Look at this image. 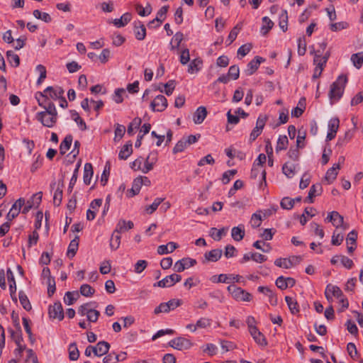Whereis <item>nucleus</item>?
<instances>
[{"label":"nucleus","mask_w":363,"mask_h":363,"mask_svg":"<svg viewBox=\"0 0 363 363\" xmlns=\"http://www.w3.org/2000/svg\"><path fill=\"white\" fill-rule=\"evenodd\" d=\"M33 15L37 19H40L45 23H50L52 21V18L49 13L42 12L38 9H35L33 12Z\"/></svg>","instance_id":"nucleus-43"},{"label":"nucleus","mask_w":363,"mask_h":363,"mask_svg":"<svg viewBox=\"0 0 363 363\" xmlns=\"http://www.w3.org/2000/svg\"><path fill=\"white\" fill-rule=\"evenodd\" d=\"M63 186V181L59 182L57 187L53 195V204L55 206H59L61 204L62 200Z\"/></svg>","instance_id":"nucleus-24"},{"label":"nucleus","mask_w":363,"mask_h":363,"mask_svg":"<svg viewBox=\"0 0 363 363\" xmlns=\"http://www.w3.org/2000/svg\"><path fill=\"white\" fill-rule=\"evenodd\" d=\"M274 264L284 269L291 268L290 259H289V258H278L275 260Z\"/></svg>","instance_id":"nucleus-58"},{"label":"nucleus","mask_w":363,"mask_h":363,"mask_svg":"<svg viewBox=\"0 0 363 363\" xmlns=\"http://www.w3.org/2000/svg\"><path fill=\"white\" fill-rule=\"evenodd\" d=\"M95 290L89 284H82L80 287V294L86 297H90L94 295Z\"/></svg>","instance_id":"nucleus-56"},{"label":"nucleus","mask_w":363,"mask_h":363,"mask_svg":"<svg viewBox=\"0 0 363 363\" xmlns=\"http://www.w3.org/2000/svg\"><path fill=\"white\" fill-rule=\"evenodd\" d=\"M133 144L131 141H128L121 149L118 157L120 160H126L133 152Z\"/></svg>","instance_id":"nucleus-27"},{"label":"nucleus","mask_w":363,"mask_h":363,"mask_svg":"<svg viewBox=\"0 0 363 363\" xmlns=\"http://www.w3.org/2000/svg\"><path fill=\"white\" fill-rule=\"evenodd\" d=\"M79 296L77 291H67L64 297V301L67 305H72Z\"/></svg>","instance_id":"nucleus-46"},{"label":"nucleus","mask_w":363,"mask_h":363,"mask_svg":"<svg viewBox=\"0 0 363 363\" xmlns=\"http://www.w3.org/2000/svg\"><path fill=\"white\" fill-rule=\"evenodd\" d=\"M326 220L331 222L337 228L343 225L344 218L337 211H332L328 213Z\"/></svg>","instance_id":"nucleus-15"},{"label":"nucleus","mask_w":363,"mask_h":363,"mask_svg":"<svg viewBox=\"0 0 363 363\" xmlns=\"http://www.w3.org/2000/svg\"><path fill=\"white\" fill-rule=\"evenodd\" d=\"M36 70L40 73V77L37 80V84H40L46 78V68L42 65H38L36 67Z\"/></svg>","instance_id":"nucleus-63"},{"label":"nucleus","mask_w":363,"mask_h":363,"mask_svg":"<svg viewBox=\"0 0 363 363\" xmlns=\"http://www.w3.org/2000/svg\"><path fill=\"white\" fill-rule=\"evenodd\" d=\"M184 35L181 32H177L174 35L172 41H171V50H174L175 49H178L180 43L183 40Z\"/></svg>","instance_id":"nucleus-44"},{"label":"nucleus","mask_w":363,"mask_h":363,"mask_svg":"<svg viewBox=\"0 0 363 363\" xmlns=\"http://www.w3.org/2000/svg\"><path fill=\"white\" fill-rule=\"evenodd\" d=\"M187 146L189 145H187V143L185 140V138L184 137L177 143L172 150V152L174 154L182 152L187 147Z\"/></svg>","instance_id":"nucleus-52"},{"label":"nucleus","mask_w":363,"mask_h":363,"mask_svg":"<svg viewBox=\"0 0 363 363\" xmlns=\"http://www.w3.org/2000/svg\"><path fill=\"white\" fill-rule=\"evenodd\" d=\"M265 61L262 57L256 56L247 65V69L245 70L247 76L252 75L259 68L260 64Z\"/></svg>","instance_id":"nucleus-11"},{"label":"nucleus","mask_w":363,"mask_h":363,"mask_svg":"<svg viewBox=\"0 0 363 363\" xmlns=\"http://www.w3.org/2000/svg\"><path fill=\"white\" fill-rule=\"evenodd\" d=\"M231 236L235 241H240L245 236V227L243 225L233 227L231 230Z\"/></svg>","instance_id":"nucleus-26"},{"label":"nucleus","mask_w":363,"mask_h":363,"mask_svg":"<svg viewBox=\"0 0 363 363\" xmlns=\"http://www.w3.org/2000/svg\"><path fill=\"white\" fill-rule=\"evenodd\" d=\"M73 138L71 135H67L62 140L60 145V152L62 155H65L66 152L70 148Z\"/></svg>","instance_id":"nucleus-31"},{"label":"nucleus","mask_w":363,"mask_h":363,"mask_svg":"<svg viewBox=\"0 0 363 363\" xmlns=\"http://www.w3.org/2000/svg\"><path fill=\"white\" fill-rule=\"evenodd\" d=\"M259 174H261L262 179L264 181V184L266 185V171L264 169H262L261 171L260 167L257 166L256 162H254L251 169L250 177L252 179H257Z\"/></svg>","instance_id":"nucleus-30"},{"label":"nucleus","mask_w":363,"mask_h":363,"mask_svg":"<svg viewBox=\"0 0 363 363\" xmlns=\"http://www.w3.org/2000/svg\"><path fill=\"white\" fill-rule=\"evenodd\" d=\"M18 298H19L20 303H21V306H23V308L26 311H30L32 309V306L30 303V301H29L28 296L23 291H19Z\"/></svg>","instance_id":"nucleus-34"},{"label":"nucleus","mask_w":363,"mask_h":363,"mask_svg":"<svg viewBox=\"0 0 363 363\" xmlns=\"http://www.w3.org/2000/svg\"><path fill=\"white\" fill-rule=\"evenodd\" d=\"M227 289L233 298L237 301L249 302L252 298L251 294L235 284L228 286Z\"/></svg>","instance_id":"nucleus-2"},{"label":"nucleus","mask_w":363,"mask_h":363,"mask_svg":"<svg viewBox=\"0 0 363 363\" xmlns=\"http://www.w3.org/2000/svg\"><path fill=\"white\" fill-rule=\"evenodd\" d=\"M49 92V96L53 99H60L63 97L64 89L61 86H56L55 88L52 86H48L45 90L44 93Z\"/></svg>","instance_id":"nucleus-18"},{"label":"nucleus","mask_w":363,"mask_h":363,"mask_svg":"<svg viewBox=\"0 0 363 363\" xmlns=\"http://www.w3.org/2000/svg\"><path fill=\"white\" fill-rule=\"evenodd\" d=\"M289 143L288 138L286 135H280L278 138L276 151L278 152L281 150H286Z\"/></svg>","instance_id":"nucleus-49"},{"label":"nucleus","mask_w":363,"mask_h":363,"mask_svg":"<svg viewBox=\"0 0 363 363\" xmlns=\"http://www.w3.org/2000/svg\"><path fill=\"white\" fill-rule=\"evenodd\" d=\"M121 236L113 231L110 239V247L112 250H116L121 245Z\"/></svg>","instance_id":"nucleus-37"},{"label":"nucleus","mask_w":363,"mask_h":363,"mask_svg":"<svg viewBox=\"0 0 363 363\" xmlns=\"http://www.w3.org/2000/svg\"><path fill=\"white\" fill-rule=\"evenodd\" d=\"M36 118L43 124V125L48 128H52L57 121V116L42 112H38L36 114Z\"/></svg>","instance_id":"nucleus-5"},{"label":"nucleus","mask_w":363,"mask_h":363,"mask_svg":"<svg viewBox=\"0 0 363 363\" xmlns=\"http://www.w3.org/2000/svg\"><path fill=\"white\" fill-rule=\"evenodd\" d=\"M142 123V120L139 117H135L131 123L128 126V130L127 133L129 135H133V130L134 128L137 129L138 128Z\"/></svg>","instance_id":"nucleus-51"},{"label":"nucleus","mask_w":363,"mask_h":363,"mask_svg":"<svg viewBox=\"0 0 363 363\" xmlns=\"http://www.w3.org/2000/svg\"><path fill=\"white\" fill-rule=\"evenodd\" d=\"M71 117L73 121L76 122L81 130H85L87 129V126L84 121L79 116V113L74 111H70Z\"/></svg>","instance_id":"nucleus-32"},{"label":"nucleus","mask_w":363,"mask_h":363,"mask_svg":"<svg viewBox=\"0 0 363 363\" xmlns=\"http://www.w3.org/2000/svg\"><path fill=\"white\" fill-rule=\"evenodd\" d=\"M110 347L111 345L108 342L104 340L99 341L97 343L98 357H101L104 354H106L108 352Z\"/></svg>","instance_id":"nucleus-36"},{"label":"nucleus","mask_w":363,"mask_h":363,"mask_svg":"<svg viewBox=\"0 0 363 363\" xmlns=\"http://www.w3.org/2000/svg\"><path fill=\"white\" fill-rule=\"evenodd\" d=\"M179 245L174 242H169L167 245H162L157 247V253L159 255H164L171 253L174 251Z\"/></svg>","instance_id":"nucleus-21"},{"label":"nucleus","mask_w":363,"mask_h":363,"mask_svg":"<svg viewBox=\"0 0 363 363\" xmlns=\"http://www.w3.org/2000/svg\"><path fill=\"white\" fill-rule=\"evenodd\" d=\"M348 26L349 25L347 22L341 21L331 23L330 25V28L332 31L336 32L347 28Z\"/></svg>","instance_id":"nucleus-62"},{"label":"nucleus","mask_w":363,"mask_h":363,"mask_svg":"<svg viewBox=\"0 0 363 363\" xmlns=\"http://www.w3.org/2000/svg\"><path fill=\"white\" fill-rule=\"evenodd\" d=\"M262 22L264 25L261 28V32L264 35L273 28L274 23L267 16L262 18Z\"/></svg>","instance_id":"nucleus-50"},{"label":"nucleus","mask_w":363,"mask_h":363,"mask_svg":"<svg viewBox=\"0 0 363 363\" xmlns=\"http://www.w3.org/2000/svg\"><path fill=\"white\" fill-rule=\"evenodd\" d=\"M182 280V277L177 274H172L171 275L165 277L162 280L154 283V287H162L167 288L174 286L176 283L179 282Z\"/></svg>","instance_id":"nucleus-4"},{"label":"nucleus","mask_w":363,"mask_h":363,"mask_svg":"<svg viewBox=\"0 0 363 363\" xmlns=\"http://www.w3.org/2000/svg\"><path fill=\"white\" fill-rule=\"evenodd\" d=\"M347 82V77L346 75H340L336 81L330 85V89L328 93V96L330 104L338 101L343 95L345 86Z\"/></svg>","instance_id":"nucleus-1"},{"label":"nucleus","mask_w":363,"mask_h":363,"mask_svg":"<svg viewBox=\"0 0 363 363\" xmlns=\"http://www.w3.org/2000/svg\"><path fill=\"white\" fill-rule=\"evenodd\" d=\"M340 125V120L338 118L335 117L330 120L328 123V130L330 132L337 133Z\"/></svg>","instance_id":"nucleus-57"},{"label":"nucleus","mask_w":363,"mask_h":363,"mask_svg":"<svg viewBox=\"0 0 363 363\" xmlns=\"http://www.w3.org/2000/svg\"><path fill=\"white\" fill-rule=\"evenodd\" d=\"M351 60L353 65L357 69H359L363 64V52L352 54L351 56Z\"/></svg>","instance_id":"nucleus-47"},{"label":"nucleus","mask_w":363,"mask_h":363,"mask_svg":"<svg viewBox=\"0 0 363 363\" xmlns=\"http://www.w3.org/2000/svg\"><path fill=\"white\" fill-rule=\"evenodd\" d=\"M223 251L220 249H213L211 251L206 252L204 254V260L203 263L206 262H217L222 257Z\"/></svg>","instance_id":"nucleus-16"},{"label":"nucleus","mask_w":363,"mask_h":363,"mask_svg":"<svg viewBox=\"0 0 363 363\" xmlns=\"http://www.w3.org/2000/svg\"><path fill=\"white\" fill-rule=\"evenodd\" d=\"M250 335L255 341L261 346H266L267 342L264 335L257 329V328H250Z\"/></svg>","instance_id":"nucleus-17"},{"label":"nucleus","mask_w":363,"mask_h":363,"mask_svg":"<svg viewBox=\"0 0 363 363\" xmlns=\"http://www.w3.org/2000/svg\"><path fill=\"white\" fill-rule=\"evenodd\" d=\"M242 29V23H238L230 31L228 37V45L231 44L237 38L238 32Z\"/></svg>","instance_id":"nucleus-53"},{"label":"nucleus","mask_w":363,"mask_h":363,"mask_svg":"<svg viewBox=\"0 0 363 363\" xmlns=\"http://www.w3.org/2000/svg\"><path fill=\"white\" fill-rule=\"evenodd\" d=\"M207 116V111L204 106H199L194 114L193 120L196 124H201Z\"/></svg>","instance_id":"nucleus-22"},{"label":"nucleus","mask_w":363,"mask_h":363,"mask_svg":"<svg viewBox=\"0 0 363 363\" xmlns=\"http://www.w3.org/2000/svg\"><path fill=\"white\" fill-rule=\"evenodd\" d=\"M43 108L45 109V111H41L42 113L57 116V111L55 106L52 101L48 102L45 107Z\"/></svg>","instance_id":"nucleus-64"},{"label":"nucleus","mask_w":363,"mask_h":363,"mask_svg":"<svg viewBox=\"0 0 363 363\" xmlns=\"http://www.w3.org/2000/svg\"><path fill=\"white\" fill-rule=\"evenodd\" d=\"M314 53H315V57H314L313 62L316 65L315 67H319L320 69L323 68V69L327 63L325 62V58L323 59L322 57L320 50H317L316 51H314Z\"/></svg>","instance_id":"nucleus-35"},{"label":"nucleus","mask_w":363,"mask_h":363,"mask_svg":"<svg viewBox=\"0 0 363 363\" xmlns=\"http://www.w3.org/2000/svg\"><path fill=\"white\" fill-rule=\"evenodd\" d=\"M323 192V187L320 183L313 184L311 186L308 196L305 199V202H308L310 203H313V198L319 196Z\"/></svg>","instance_id":"nucleus-13"},{"label":"nucleus","mask_w":363,"mask_h":363,"mask_svg":"<svg viewBox=\"0 0 363 363\" xmlns=\"http://www.w3.org/2000/svg\"><path fill=\"white\" fill-rule=\"evenodd\" d=\"M202 65V61L199 58H196L190 62L188 66V72L190 74H193L194 72H197L201 69V65Z\"/></svg>","instance_id":"nucleus-42"},{"label":"nucleus","mask_w":363,"mask_h":363,"mask_svg":"<svg viewBox=\"0 0 363 363\" xmlns=\"http://www.w3.org/2000/svg\"><path fill=\"white\" fill-rule=\"evenodd\" d=\"M344 239V236L342 233H337V230H335L333 235L332 236L331 243L333 245H340Z\"/></svg>","instance_id":"nucleus-61"},{"label":"nucleus","mask_w":363,"mask_h":363,"mask_svg":"<svg viewBox=\"0 0 363 363\" xmlns=\"http://www.w3.org/2000/svg\"><path fill=\"white\" fill-rule=\"evenodd\" d=\"M69 358L72 361L77 360L79 357V352L75 342L71 343L69 346Z\"/></svg>","instance_id":"nucleus-45"},{"label":"nucleus","mask_w":363,"mask_h":363,"mask_svg":"<svg viewBox=\"0 0 363 363\" xmlns=\"http://www.w3.org/2000/svg\"><path fill=\"white\" fill-rule=\"evenodd\" d=\"M141 187V182L135 178L133 180L132 188L127 192V196L128 197H133L138 194Z\"/></svg>","instance_id":"nucleus-39"},{"label":"nucleus","mask_w":363,"mask_h":363,"mask_svg":"<svg viewBox=\"0 0 363 363\" xmlns=\"http://www.w3.org/2000/svg\"><path fill=\"white\" fill-rule=\"evenodd\" d=\"M242 277L240 275H227L221 274L218 277V282L220 283H230V282H240Z\"/></svg>","instance_id":"nucleus-25"},{"label":"nucleus","mask_w":363,"mask_h":363,"mask_svg":"<svg viewBox=\"0 0 363 363\" xmlns=\"http://www.w3.org/2000/svg\"><path fill=\"white\" fill-rule=\"evenodd\" d=\"M134 33L138 40H143L146 36V28L141 21L135 22Z\"/></svg>","instance_id":"nucleus-19"},{"label":"nucleus","mask_w":363,"mask_h":363,"mask_svg":"<svg viewBox=\"0 0 363 363\" xmlns=\"http://www.w3.org/2000/svg\"><path fill=\"white\" fill-rule=\"evenodd\" d=\"M196 264V260L192 258L186 257L178 260L174 266V269L177 272H182L184 269L193 267Z\"/></svg>","instance_id":"nucleus-10"},{"label":"nucleus","mask_w":363,"mask_h":363,"mask_svg":"<svg viewBox=\"0 0 363 363\" xmlns=\"http://www.w3.org/2000/svg\"><path fill=\"white\" fill-rule=\"evenodd\" d=\"M167 100L163 95L157 96L150 104V107L154 111H163L167 107Z\"/></svg>","instance_id":"nucleus-7"},{"label":"nucleus","mask_w":363,"mask_h":363,"mask_svg":"<svg viewBox=\"0 0 363 363\" xmlns=\"http://www.w3.org/2000/svg\"><path fill=\"white\" fill-rule=\"evenodd\" d=\"M169 345L178 350H184L190 348L191 342L189 340L180 337L172 340Z\"/></svg>","instance_id":"nucleus-9"},{"label":"nucleus","mask_w":363,"mask_h":363,"mask_svg":"<svg viewBox=\"0 0 363 363\" xmlns=\"http://www.w3.org/2000/svg\"><path fill=\"white\" fill-rule=\"evenodd\" d=\"M79 237L78 235H76L74 238L71 240L67 252V255L69 258H72L76 255L79 247Z\"/></svg>","instance_id":"nucleus-23"},{"label":"nucleus","mask_w":363,"mask_h":363,"mask_svg":"<svg viewBox=\"0 0 363 363\" xmlns=\"http://www.w3.org/2000/svg\"><path fill=\"white\" fill-rule=\"evenodd\" d=\"M295 203V200H292L289 197H284L281 199L280 205L284 209L290 210L291 209Z\"/></svg>","instance_id":"nucleus-59"},{"label":"nucleus","mask_w":363,"mask_h":363,"mask_svg":"<svg viewBox=\"0 0 363 363\" xmlns=\"http://www.w3.org/2000/svg\"><path fill=\"white\" fill-rule=\"evenodd\" d=\"M7 279L9 282H10L9 285V290H10V295L12 301L17 303L18 299L16 295V281L14 279L13 274L11 269H7Z\"/></svg>","instance_id":"nucleus-12"},{"label":"nucleus","mask_w":363,"mask_h":363,"mask_svg":"<svg viewBox=\"0 0 363 363\" xmlns=\"http://www.w3.org/2000/svg\"><path fill=\"white\" fill-rule=\"evenodd\" d=\"M282 172L288 178H292L295 174V164L290 162H286L282 167Z\"/></svg>","instance_id":"nucleus-40"},{"label":"nucleus","mask_w":363,"mask_h":363,"mask_svg":"<svg viewBox=\"0 0 363 363\" xmlns=\"http://www.w3.org/2000/svg\"><path fill=\"white\" fill-rule=\"evenodd\" d=\"M48 313L50 318L62 320L64 318V311L61 303L58 301L55 303L52 306H50Z\"/></svg>","instance_id":"nucleus-6"},{"label":"nucleus","mask_w":363,"mask_h":363,"mask_svg":"<svg viewBox=\"0 0 363 363\" xmlns=\"http://www.w3.org/2000/svg\"><path fill=\"white\" fill-rule=\"evenodd\" d=\"M341 168L339 164H334L333 166L326 172L325 179L329 183L333 182L338 174V170Z\"/></svg>","instance_id":"nucleus-20"},{"label":"nucleus","mask_w":363,"mask_h":363,"mask_svg":"<svg viewBox=\"0 0 363 363\" xmlns=\"http://www.w3.org/2000/svg\"><path fill=\"white\" fill-rule=\"evenodd\" d=\"M164 200V199H163V198H156L151 205L147 206L146 207V208H145L146 212L148 214H152L157 210L159 205L162 202H163Z\"/></svg>","instance_id":"nucleus-54"},{"label":"nucleus","mask_w":363,"mask_h":363,"mask_svg":"<svg viewBox=\"0 0 363 363\" xmlns=\"http://www.w3.org/2000/svg\"><path fill=\"white\" fill-rule=\"evenodd\" d=\"M125 127L123 125L119 123L116 124L114 140H120L125 135Z\"/></svg>","instance_id":"nucleus-55"},{"label":"nucleus","mask_w":363,"mask_h":363,"mask_svg":"<svg viewBox=\"0 0 363 363\" xmlns=\"http://www.w3.org/2000/svg\"><path fill=\"white\" fill-rule=\"evenodd\" d=\"M6 57L9 62L13 66L17 67L20 65V58L18 55L15 54L12 50L6 52Z\"/></svg>","instance_id":"nucleus-41"},{"label":"nucleus","mask_w":363,"mask_h":363,"mask_svg":"<svg viewBox=\"0 0 363 363\" xmlns=\"http://www.w3.org/2000/svg\"><path fill=\"white\" fill-rule=\"evenodd\" d=\"M24 204L25 199L23 198H20L16 200L6 215V219L9 221H11L13 218H15L21 212V210Z\"/></svg>","instance_id":"nucleus-8"},{"label":"nucleus","mask_w":363,"mask_h":363,"mask_svg":"<svg viewBox=\"0 0 363 363\" xmlns=\"http://www.w3.org/2000/svg\"><path fill=\"white\" fill-rule=\"evenodd\" d=\"M182 304L181 299L173 298L166 303H161L154 310V313L158 315L160 313H169Z\"/></svg>","instance_id":"nucleus-3"},{"label":"nucleus","mask_w":363,"mask_h":363,"mask_svg":"<svg viewBox=\"0 0 363 363\" xmlns=\"http://www.w3.org/2000/svg\"><path fill=\"white\" fill-rule=\"evenodd\" d=\"M93 167L91 163H86L84 167V177L83 180L85 184L89 185L91 183V179L93 176Z\"/></svg>","instance_id":"nucleus-28"},{"label":"nucleus","mask_w":363,"mask_h":363,"mask_svg":"<svg viewBox=\"0 0 363 363\" xmlns=\"http://www.w3.org/2000/svg\"><path fill=\"white\" fill-rule=\"evenodd\" d=\"M35 99L38 101V105L42 108L45 107L48 102H50L49 98L47 95V93L43 92H38L35 94Z\"/></svg>","instance_id":"nucleus-48"},{"label":"nucleus","mask_w":363,"mask_h":363,"mask_svg":"<svg viewBox=\"0 0 363 363\" xmlns=\"http://www.w3.org/2000/svg\"><path fill=\"white\" fill-rule=\"evenodd\" d=\"M228 228H223L218 230L216 228H211L210 230V235L211 238L216 241L221 240L223 235L226 234Z\"/></svg>","instance_id":"nucleus-33"},{"label":"nucleus","mask_w":363,"mask_h":363,"mask_svg":"<svg viewBox=\"0 0 363 363\" xmlns=\"http://www.w3.org/2000/svg\"><path fill=\"white\" fill-rule=\"evenodd\" d=\"M132 18V14L130 13H125L121 17V18H116L113 21L114 25L117 28H121L128 24Z\"/></svg>","instance_id":"nucleus-29"},{"label":"nucleus","mask_w":363,"mask_h":363,"mask_svg":"<svg viewBox=\"0 0 363 363\" xmlns=\"http://www.w3.org/2000/svg\"><path fill=\"white\" fill-rule=\"evenodd\" d=\"M134 226L133 222L131 220L126 221L124 219H120L116 224V228L113 230L115 233H125L130 229H132Z\"/></svg>","instance_id":"nucleus-14"},{"label":"nucleus","mask_w":363,"mask_h":363,"mask_svg":"<svg viewBox=\"0 0 363 363\" xmlns=\"http://www.w3.org/2000/svg\"><path fill=\"white\" fill-rule=\"evenodd\" d=\"M285 301L291 313L296 314L299 312V307L295 299L290 296H286Z\"/></svg>","instance_id":"nucleus-38"},{"label":"nucleus","mask_w":363,"mask_h":363,"mask_svg":"<svg viewBox=\"0 0 363 363\" xmlns=\"http://www.w3.org/2000/svg\"><path fill=\"white\" fill-rule=\"evenodd\" d=\"M152 155V153H150L146 159V161L145 162L144 169H143V172H144V173H147L148 172L152 170L153 168V164L155 161V158H154V157L151 158Z\"/></svg>","instance_id":"nucleus-60"}]
</instances>
